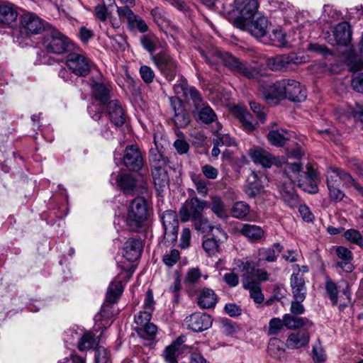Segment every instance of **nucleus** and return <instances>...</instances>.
<instances>
[{
	"label": "nucleus",
	"mask_w": 363,
	"mask_h": 363,
	"mask_svg": "<svg viewBox=\"0 0 363 363\" xmlns=\"http://www.w3.org/2000/svg\"><path fill=\"white\" fill-rule=\"evenodd\" d=\"M260 91L266 100L286 99L301 102L306 99V92L301 84L291 79H284L274 84L262 86Z\"/></svg>",
	"instance_id": "obj_1"
},
{
	"label": "nucleus",
	"mask_w": 363,
	"mask_h": 363,
	"mask_svg": "<svg viewBox=\"0 0 363 363\" xmlns=\"http://www.w3.org/2000/svg\"><path fill=\"white\" fill-rule=\"evenodd\" d=\"M109 307L103 306L100 312L95 316L94 331H86L79 326H74L66 331L67 338L77 340H100L106 337L104 334L108 326L112 323L108 311Z\"/></svg>",
	"instance_id": "obj_2"
},
{
	"label": "nucleus",
	"mask_w": 363,
	"mask_h": 363,
	"mask_svg": "<svg viewBox=\"0 0 363 363\" xmlns=\"http://www.w3.org/2000/svg\"><path fill=\"white\" fill-rule=\"evenodd\" d=\"M150 162L152 167V175L155 186L157 191H163L169 183L168 175V169H170L169 159L157 149H151L150 151Z\"/></svg>",
	"instance_id": "obj_3"
},
{
	"label": "nucleus",
	"mask_w": 363,
	"mask_h": 363,
	"mask_svg": "<svg viewBox=\"0 0 363 363\" xmlns=\"http://www.w3.org/2000/svg\"><path fill=\"white\" fill-rule=\"evenodd\" d=\"M148 217V207L146 200L140 196L135 198L129 204L125 224L130 231H138Z\"/></svg>",
	"instance_id": "obj_4"
},
{
	"label": "nucleus",
	"mask_w": 363,
	"mask_h": 363,
	"mask_svg": "<svg viewBox=\"0 0 363 363\" xmlns=\"http://www.w3.org/2000/svg\"><path fill=\"white\" fill-rule=\"evenodd\" d=\"M221 59L224 65L234 74H241L247 79L255 80H259L265 75L264 69L262 66H252L239 60L230 53L222 54Z\"/></svg>",
	"instance_id": "obj_5"
},
{
	"label": "nucleus",
	"mask_w": 363,
	"mask_h": 363,
	"mask_svg": "<svg viewBox=\"0 0 363 363\" xmlns=\"http://www.w3.org/2000/svg\"><path fill=\"white\" fill-rule=\"evenodd\" d=\"M233 24L240 30H247L252 36L259 38L267 34L268 20L261 13H257L247 21L244 18H235Z\"/></svg>",
	"instance_id": "obj_6"
},
{
	"label": "nucleus",
	"mask_w": 363,
	"mask_h": 363,
	"mask_svg": "<svg viewBox=\"0 0 363 363\" xmlns=\"http://www.w3.org/2000/svg\"><path fill=\"white\" fill-rule=\"evenodd\" d=\"M207 202L194 196L185 201L179 209V217L182 222L191 220L192 223L203 216Z\"/></svg>",
	"instance_id": "obj_7"
},
{
	"label": "nucleus",
	"mask_w": 363,
	"mask_h": 363,
	"mask_svg": "<svg viewBox=\"0 0 363 363\" xmlns=\"http://www.w3.org/2000/svg\"><path fill=\"white\" fill-rule=\"evenodd\" d=\"M69 45V38L57 30H52L47 33L43 40L46 50L57 55L67 52Z\"/></svg>",
	"instance_id": "obj_8"
},
{
	"label": "nucleus",
	"mask_w": 363,
	"mask_h": 363,
	"mask_svg": "<svg viewBox=\"0 0 363 363\" xmlns=\"http://www.w3.org/2000/svg\"><path fill=\"white\" fill-rule=\"evenodd\" d=\"M152 61L169 81L173 80L178 72V65L167 52L156 54L152 57Z\"/></svg>",
	"instance_id": "obj_9"
},
{
	"label": "nucleus",
	"mask_w": 363,
	"mask_h": 363,
	"mask_svg": "<svg viewBox=\"0 0 363 363\" xmlns=\"http://www.w3.org/2000/svg\"><path fill=\"white\" fill-rule=\"evenodd\" d=\"M304 62L303 57L295 53L277 55L267 60V65L272 71H286L293 69V65H297Z\"/></svg>",
	"instance_id": "obj_10"
},
{
	"label": "nucleus",
	"mask_w": 363,
	"mask_h": 363,
	"mask_svg": "<svg viewBox=\"0 0 363 363\" xmlns=\"http://www.w3.org/2000/svg\"><path fill=\"white\" fill-rule=\"evenodd\" d=\"M66 65L69 69L77 76H86L91 69V63L84 55L72 52L67 55Z\"/></svg>",
	"instance_id": "obj_11"
},
{
	"label": "nucleus",
	"mask_w": 363,
	"mask_h": 363,
	"mask_svg": "<svg viewBox=\"0 0 363 363\" xmlns=\"http://www.w3.org/2000/svg\"><path fill=\"white\" fill-rule=\"evenodd\" d=\"M318 176L312 165L308 164L306 171L302 172L300 179H298V186L304 191L310 194H315L318 191Z\"/></svg>",
	"instance_id": "obj_12"
},
{
	"label": "nucleus",
	"mask_w": 363,
	"mask_h": 363,
	"mask_svg": "<svg viewBox=\"0 0 363 363\" xmlns=\"http://www.w3.org/2000/svg\"><path fill=\"white\" fill-rule=\"evenodd\" d=\"M352 30L347 22L338 23L333 34L328 37V42L332 45H347L351 40Z\"/></svg>",
	"instance_id": "obj_13"
},
{
	"label": "nucleus",
	"mask_w": 363,
	"mask_h": 363,
	"mask_svg": "<svg viewBox=\"0 0 363 363\" xmlns=\"http://www.w3.org/2000/svg\"><path fill=\"white\" fill-rule=\"evenodd\" d=\"M117 184L126 195L142 194L145 189L143 182H139L130 174H123L118 177Z\"/></svg>",
	"instance_id": "obj_14"
},
{
	"label": "nucleus",
	"mask_w": 363,
	"mask_h": 363,
	"mask_svg": "<svg viewBox=\"0 0 363 363\" xmlns=\"http://www.w3.org/2000/svg\"><path fill=\"white\" fill-rule=\"evenodd\" d=\"M185 322L188 328L194 332H201L211 326L212 318L206 313H194L186 317Z\"/></svg>",
	"instance_id": "obj_15"
},
{
	"label": "nucleus",
	"mask_w": 363,
	"mask_h": 363,
	"mask_svg": "<svg viewBox=\"0 0 363 363\" xmlns=\"http://www.w3.org/2000/svg\"><path fill=\"white\" fill-rule=\"evenodd\" d=\"M269 342L267 346V353L274 358H281L286 351V349H297L306 347L308 342Z\"/></svg>",
	"instance_id": "obj_16"
},
{
	"label": "nucleus",
	"mask_w": 363,
	"mask_h": 363,
	"mask_svg": "<svg viewBox=\"0 0 363 363\" xmlns=\"http://www.w3.org/2000/svg\"><path fill=\"white\" fill-rule=\"evenodd\" d=\"M106 112L112 123L116 126L123 125L126 121V113L121 104L116 99L111 100L106 105Z\"/></svg>",
	"instance_id": "obj_17"
},
{
	"label": "nucleus",
	"mask_w": 363,
	"mask_h": 363,
	"mask_svg": "<svg viewBox=\"0 0 363 363\" xmlns=\"http://www.w3.org/2000/svg\"><path fill=\"white\" fill-rule=\"evenodd\" d=\"M234 3L235 10L240 15L236 18H244L247 21L258 13V2L257 0H235Z\"/></svg>",
	"instance_id": "obj_18"
},
{
	"label": "nucleus",
	"mask_w": 363,
	"mask_h": 363,
	"mask_svg": "<svg viewBox=\"0 0 363 363\" xmlns=\"http://www.w3.org/2000/svg\"><path fill=\"white\" fill-rule=\"evenodd\" d=\"M123 162L125 167L132 171L140 169L143 164V157L138 148L130 145L126 147L123 156Z\"/></svg>",
	"instance_id": "obj_19"
},
{
	"label": "nucleus",
	"mask_w": 363,
	"mask_h": 363,
	"mask_svg": "<svg viewBox=\"0 0 363 363\" xmlns=\"http://www.w3.org/2000/svg\"><path fill=\"white\" fill-rule=\"evenodd\" d=\"M199 102L193 101L195 108L194 113L197 115V120L209 124L217 120V116L214 111L203 101L201 96L200 95Z\"/></svg>",
	"instance_id": "obj_20"
},
{
	"label": "nucleus",
	"mask_w": 363,
	"mask_h": 363,
	"mask_svg": "<svg viewBox=\"0 0 363 363\" xmlns=\"http://www.w3.org/2000/svg\"><path fill=\"white\" fill-rule=\"evenodd\" d=\"M290 286L294 299L305 300L307 289L303 274L299 273V269L296 273H292L290 277Z\"/></svg>",
	"instance_id": "obj_21"
},
{
	"label": "nucleus",
	"mask_w": 363,
	"mask_h": 363,
	"mask_svg": "<svg viewBox=\"0 0 363 363\" xmlns=\"http://www.w3.org/2000/svg\"><path fill=\"white\" fill-rule=\"evenodd\" d=\"M248 154L255 164H259L265 168L270 167L275 162L274 157L261 147L250 148Z\"/></svg>",
	"instance_id": "obj_22"
},
{
	"label": "nucleus",
	"mask_w": 363,
	"mask_h": 363,
	"mask_svg": "<svg viewBox=\"0 0 363 363\" xmlns=\"http://www.w3.org/2000/svg\"><path fill=\"white\" fill-rule=\"evenodd\" d=\"M22 28L28 33L38 34L43 29L41 19L34 13H27L21 16Z\"/></svg>",
	"instance_id": "obj_23"
},
{
	"label": "nucleus",
	"mask_w": 363,
	"mask_h": 363,
	"mask_svg": "<svg viewBox=\"0 0 363 363\" xmlns=\"http://www.w3.org/2000/svg\"><path fill=\"white\" fill-rule=\"evenodd\" d=\"M142 252V242L140 239L132 238L128 239L124 245L123 257L130 262L139 258Z\"/></svg>",
	"instance_id": "obj_24"
},
{
	"label": "nucleus",
	"mask_w": 363,
	"mask_h": 363,
	"mask_svg": "<svg viewBox=\"0 0 363 363\" xmlns=\"http://www.w3.org/2000/svg\"><path fill=\"white\" fill-rule=\"evenodd\" d=\"M173 89L177 95L189 97L193 101H201L199 91L193 86H189L187 81L183 77L174 85Z\"/></svg>",
	"instance_id": "obj_25"
},
{
	"label": "nucleus",
	"mask_w": 363,
	"mask_h": 363,
	"mask_svg": "<svg viewBox=\"0 0 363 363\" xmlns=\"http://www.w3.org/2000/svg\"><path fill=\"white\" fill-rule=\"evenodd\" d=\"M243 287L250 291V296L257 303L264 301V295L258 284L250 274H245L242 278Z\"/></svg>",
	"instance_id": "obj_26"
},
{
	"label": "nucleus",
	"mask_w": 363,
	"mask_h": 363,
	"mask_svg": "<svg viewBox=\"0 0 363 363\" xmlns=\"http://www.w3.org/2000/svg\"><path fill=\"white\" fill-rule=\"evenodd\" d=\"M284 250V247L279 243H274L272 247H262L258 250V263L261 261H266L268 262H276L279 255Z\"/></svg>",
	"instance_id": "obj_27"
},
{
	"label": "nucleus",
	"mask_w": 363,
	"mask_h": 363,
	"mask_svg": "<svg viewBox=\"0 0 363 363\" xmlns=\"http://www.w3.org/2000/svg\"><path fill=\"white\" fill-rule=\"evenodd\" d=\"M92 93L95 99L101 104H106L111 101L110 86L102 82H94Z\"/></svg>",
	"instance_id": "obj_28"
},
{
	"label": "nucleus",
	"mask_w": 363,
	"mask_h": 363,
	"mask_svg": "<svg viewBox=\"0 0 363 363\" xmlns=\"http://www.w3.org/2000/svg\"><path fill=\"white\" fill-rule=\"evenodd\" d=\"M170 101L174 111L173 120L175 125L179 128L187 125L189 123V118L188 113L182 106L180 101L177 98H171Z\"/></svg>",
	"instance_id": "obj_29"
},
{
	"label": "nucleus",
	"mask_w": 363,
	"mask_h": 363,
	"mask_svg": "<svg viewBox=\"0 0 363 363\" xmlns=\"http://www.w3.org/2000/svg\"><path fill=\"white\" fill-rule=\"evenodd\" d=\"M193 226L194 228L201 231L203 233H213L215 230L214 233H218L223 237L225 240L227 239V234L221 229L220 226L215 227L212 225L208 221V218L204 217L203 215L201 216L199 219L196 220L193 223Z\"/></svg>",
	"instance_id": "obj_30"
},
{
	"label": "nucleus",
	"mask_w": 363,
	"mask_h": 363,
	"mask_svg": "<svg viewBox=\"0 0 363 363\" xmlns=\"http://www.w3.org/2000/svg\"><path fill=\"white\" fill-rule=\"evenodd\" d=\"M217 303V296L213 289L203 288L200 291L197 298V303L201 308H214Z\"/></svg>",
	"instance_id": "obj_31"
},
{
	"label": "nucleus",
	"mask_w": 363,
	"mask_h": 363,
	"mask_svg": "<svg viewBox=\"0 0 363 363\" xmlns=\"http://www.w3.org/2000/svg\"><path fill=\"white\" fill-rule=\"evenodd\" d=\"M283 318L285 327L289 330H296L302 327L310 328L313 326V323L307 318L286 313L283 315Z\"/></svg>",
	"instance_id": "obj_32"
},
{
	"label": "nucleus",
	"mask_w": 363,
	"mask_h": 363,
	"mask_svg": "<svg viewBox=\"0 0 363 363\" xmlns=\"http://www.w3.org/2000/svg\"><path fill=\"white\" fill-rule=\"evenodd\" d=\"M336 255L341 259L337 263V265L346 272H351L353 269V265L351 263L352 259V253L347 247L339 246L335 250Z\"/></svg>",
	"instance_id": "obj_33"
},
{
	"label": "nucleus",
	"mask_w": 363,
	"mask_h": 363,
	"mask_svg": "<svg viewBox=\"0 0 363 363\" xmlns=\"http://www.w3.org/2000/svg\"><path fill=\"white\" fill-rule=\"evenodd\" d=\"M224 239L218 233H213L212 237L203 241V248L208 256H216L220 251V242Z\"/></svg>",
	"instance_id": "obj_34"
},
{
	"label": "nucleus",
	"mask_w": 363,
	"mask_h": 363,
	"mask_svg": "<svg viewBox=\"0 0 363 363\" xmlns=\"http://www.w3.org/2000/svg\"><path fill=\"white\" fill-rule=\"evenodd\" d=\"M240 233L252 242L260 240L264 235V231L261 227L250 224H243Z\"/></svg>",
	"instance_id": "obj_35"
},
{
	"label": "nucleus",
	"mask_w": 363,
	"mask_h": 363,
	"mask_svg": "<svg viewBox=\"0 0 363 363\" xmlns=\"http://www.w3.org/2000/svg\"><path fill=\"white\" fill-rule=\"evenodd\" d=\"M18 16L17 11L10 4H0V24L9 26Z\"/></svg>",
	"instance_id": "obj_36"
},
{
	"label": "nucleus",
	"mask_w": 363,
	"mask_h": 363,
	"mask_svg": "<svg viewBox=\"0 0 363 363\" xmlns=\"http://www.w3.org/2000/svg\"><path fill=\"white\" fill-rule=\"evenodd\" d=\"M191 179L196 187V191L201 196L205 197L209 192L211 182L205 179L201 174H191Z\"/></svg>",
	"instance_id": "obj_37"
},
{
	"label": "nucleus",
	"mask_w": 363,
	"mask_h": 363,
	"mask_svg": "<svg viewBox=\"0 0 363 363\" xmlns=\"http://www.w3.org/2000/svg\"><path fill=\"white\" fill-rule=\"evenodd\" d=\"M290 133L284 129L271 130L267 135L270 143L274 146H283L290 139Z\"/></svg>",
	"instance_id": "obj_38"
},
{
	"label": "nucleus",
	"mask_w": 363,
	"mask_h": 363,
	"mask_svg": "<svg viewBox=\"0 0 363 363\" xmlns=\"http://www.w3.org/2000/svg\"><path fill=\"white\" fill-rule=\"evenodd\" d=\"M237 117L246 132L250 133L256 128L257 123L253 122L251 114L247 110L238 108Z\"/></svg>",
	"instance_id": "obj_39"
},
{
	"label": "nucleus",
	"mask_w": 363,
	"mask_h": 363,
	"mask_svg": "<svg viewBox=\"0 0 363 363\" xmlns=\"http://www.w3.org/2000/svg\"><path fill=\"white\" fill-rule=\"evenodd\" d=\"M123 291V286L121 281H112L108 288L106 301L110 303L116 302Z\"/></svg>",
	"instance_id": "obj_40"
},
{
	"label": "nucleus",
	"mask_w": 363,
	"mask_h": 363,
	"mask_svg": "<svg viewBox=\"0 0 363 363\" xmlns=\"http://www.w3.org/2000/svg\"><path fill=\"white\" fill-rule=\"evenodd\" d=\"M210 208L217 217L221 219H226L228 218V211L219 196H211Z\"/></svg>",
	"instance_id": "obj_41"
},
{
	"label": "nucleus",
	"mask_w": 363,
	"mask_h": 363,
	"mask_svg": "<svg viewBox=\"0 0 363 363\" xmlns=\"http://www.w3.org/2000/svg\"><path fill=\"white\" fill-rule=\"evenodd\" d=\"M184 342H173L172 344L166 347L164 352V357L167 363H178L177 358L179 351L183 347Z\"/></svg>",
	"instance_id": "obj_42"
},
{
	"label": "nucleus",
	"mask_w": 363,
	"mask_h": 363,
	"mask_svg": "<svg viewBox=\"0 0 363 363\" xmlns=\"http://www.w3.org/2000/svg\"><path fill=\"white\" fill-rule=\"evenodd\" d=\"M284 171L292 182H298L302 172H304L302 171L301 164L298 162L287 163L284 167Z\"/></svg>",
	"instance_id": "obj_43"
},
{
	"label": "nucleus",
	"mask_w": 363,
	"mask_h": 363,
	"mask_svg": "<svg viewBox=\"0 0 363 363\" xmlns=\"http://www.w3.org/2000/svg\"><path fill=\"white\" fill-rule=\"evenodd\" d=\"M250 206L243 201L235 202L231 209L233 217L238 219L245 218L250 213Z\"/></svg>",
	"instance_id": "obj_44"
},
{
	"label": "nucleus",
	"mask_w": 363,
	"mask_h": 363,
	"mask_svg": "<svg viewBox=\"0 0 363 363\" xmlns=\"http://www.w3.org/2000/svg\"><path fill=\"white\" fill-rule=\"evenodd\" d=\"M325 291L333 305L338 303V289L337 284L329 277H325Z\"/></svg>",
	"instance_id": "obj_45"
},
{
	"label": "nucleus",
	"mask_w": 363,
	"mask_h": 363,
	"mask_svg": "<svg viewBox=\"0 0 363 363\" xmlns=\"http://www.w3.org/2000/svg\"><path fill=\"white\" fill-rule=\"evenodd\" d=\"M342 169L338 168H330L328 172L327 185L328 187L339 186L341 184Z\"/></svg>",
	"instance_id": "obj_46"
},
{
	"label": "nucleus",
	"mask_w": 363,
	"mask_h": 363,
	"mask_svg": "<svg viewBox=\"0 0 363 363\" xmlns=\"http://www.w3.org/2000/svg\"><path fill=\"white\" fill-rule=\"evenodd\" d=\"M216 138L213 140V144L216 145H225V146H231L235 144L234 140L230 138L228 134H222L219 133V130L221 129V125L220 123H216Z\"/></svg>",
	"instance_id": "obj_47"
},
{
	"label": "nucleus",
	"mask_w": 363,
	"mask_h": 363,
	"mask_svg": "<svg viewBox=\"0 0 363 363\" xmlns=\"http://www.w3.org/2000/svg\"><path fill=\"white\" fill-rule=\"evenodd\" d=\"M99 342H96L94 347L96 363H109L110 355L108 350L103 346H99Z\"/></svg>",
	"instance_id": "obj_48"
},
{
	"label": "nucleus",
	"mask_w": 363,
	"mask_h": 363,
	"mask_svg": "<svg viewBox=\"0 0 363 363\" xmlns=\"http://www.w3.org/2000/svg\"><path fill=\"white\" fill-rule=\"evenodd\" d=\"M312 358L314 363H323L326 360V354L320 342H316L313 346Z\"/></svg>",
	"instance_id": "obj_49"
},
{
	"label": "nucleus",
	"mask_w": 363,
	"mask_h": 363,
	"mask_svg": "<svg viewBox=\"0 0 363 363\" xmlns=\"http://www.w3.org/2000/svg\"><path fill=\"white\" fill-rule=\"evenodd\" d=\"M163 227L179 226L177 214L175 211L169 210L166 211L162 217Z\"/></svg>",
	"instance_id": "obj_50"
},
{
	"label": "nucleus",
	"mask_w": 363,
	"mask_h": 363,
	"mask_svg": "<svg viewBox=\"0 0 363 363\" xmlns=\"http://www.w3.org/2000/svg\"><path fill=\"white\" fill-rule=\"evenodd\" d=\"M344 237L348 241L358 245L359 246H363V237L360 234V233L355 229H349L347 230L344 233Z\"/></svg>",
	"instance_id": "obj_51"
},
{
	"label": "nucleus",
	"mask_w": 363,
	"mask_h": 363,
	"mask_svg": "<svg viewBox=\"0 0 363 363\" xmlns=\"http://www.w3.org/2000/svg\"><path fill=\"white\" fill-rule=\"evenodd\" d=\"M128 26L130 29H136L142 33L147 32L148 30V26L146 22L137 15L130 21Z\"/></svg>",
	"instance_id": "obj_52"
},
{
	"label": "nucleus",
	"mask_w": 363,
	"mask_h": 363,
	"mask_svg": "<svg viewBox=\"0 0 363 363\" xmlns=\"http://www.w3.org/2000/svg\"><path fill=\"white\" fill-rule=\"evenodd\" d=\"M157 41L155 35H144L141 38L143 47L151 53L155 50Z\"/></svg>",
	"instance_id": "obj_53"
},
{
	"label": "nucleus",
	"mask_w": 363,
	"mask_h": 363,
	"mask_svg": "<svg viewBox=\"0 0 363 363\" xmlns=\"http://www.w3.org/2000/svg\"><path fill=\"white\" fill-rule=\"evenodd\" d=\"M347 65L350 66V70L358 72L363 69V58L354 55H350L347 60Z\"/></svg>",
	"instance_id": "obj_54"
},
{
	"label": "nucleus",
	"mask_w": 363,
	"mask_h": 363,
	"mask_svg": "<svg viewBox=\"0 0 363 363\" xmlns=\"http://www.w3.org/2000/svg\"><path fill=\"white\" fill-rule=\"evenodd\" d=\"M140 77L145 84H150L153 82L155 74L152 69L147 65H142L139 70Z\"/></svg>",
	"instance_id": "obj_55"
},
{
	"label": "nucleus",
	"mask_w": 363,
	"mask_h": 363,
	"mask_svg": "<svg viewBox=\"0 0 363 363\" xmlns=\"http://www.w3.org/2000/svg\"><path fill=\"white\" fill-rule=\"evenodd\" d=\"M285 326L284 318L280 319L279 318H274L270 320L269 323V334L275 335L277 334L283 327Z\"/></svg>",
	"instance_id": "obj_56"
},
{
	"label": "nucleus",
	"mask_w": 363,
	"mask_h": 363,
	"mask_svg": "<svg viewBox=\"0 0 363 363\" xmlns=\"http://www.w3.org/2000/svg\"><path fill=\"white\" fill-rule=\"evenodd\" d=\"M157 331V326L153 323H147L145 325L143 326L140 328L137 329V333L143 336V333H145L147 335V339L152 340L155 337Z\"/></svg>",
	"instance_id": "obj_57"
},
{
	"label": "nucleus",
	"mask_w": 363,
	"mask_h": 363,
	"mask_svg": "<svg viewBox=\"0 0 363 363\" xmlns=\"http://www.w3.org/2000/svg\"><path fill=\"white\" fill-rule=\"evenodd\" d=\"M164 238L167 242L173 243L177 239L179 226L164 227Z\"/></svg>",
	"instance_id": "obj_58"
},
{
	"label": "nucleus",
	"mask_w": 363,
	"mask_h": 363,
	"mask_svg": "<svg viewBox=\"0 0 363 363\" xmlns=\"http://www.w3.org/2000/svg\"><path fill=\"white\" fill-rule=\"evenodd\" d=\"M235 264L240 272H245L247 274L255 270V264L252 260L238 259L235 262Z\"/></svg>",
	"instance_id": "obj_59"
},
{
	"label": "nucleus",
	"mask_w": 363,
	"mask_h": 363,
	"mask_svg": "<svg viewBox=\"0 0 363 363\" xmlns=\"http://www.w3.org/2000/svg\"><path fill=\"white\" fill-rule=\"evenodd\" d=\"M94 35V33L92 29L88 28L84 26L79 27L78 37L84 44H86L91 38H93Z\"/></svg>",
	"instance_id": "obj_60"
},
{
	"label": "nucleus",
	"mask_w": 363,
	"mask_h": 363,
	"mask_svg": "<svg viewBox=\"0 0 363 363\" xmlns=\"http://www.w3.org/2000/svg\"><path fill=\"white\" fill-rule=\"evenodd\" d=\"M202 176L205 179H216L218 176V170L211 164H205L201 167Z\"/></svg>",
	"instance_id": "obj_61"
},
{
	"label": "nucleus",
	"mask_w": 363,
	"mask_h": 363,
	"mask_svg": "<svg viewBox=\"0 0 363 363\" xmlns=\"http://www.w3.org/2000/svg\"><path fill=\"white\" fill-rule=\"evenodd\" d=\"M152 317L151 311H140L137 315H135V323L140 326H144L149 323Z\"/></svg>",
	"instance_id": "obj_62"
},
{
	"label": "nucleus",
	"mask_w": 363,
	"mask_h": 363,
	"mask_svg": "<svg viewBox=\"0 0 363 363\" xmlns=\"http://www.w3.org/2000/svg\"><path fill=\"white\" fill-rule=\"evenodd\" d=\"M304 300L294 299L290 306L291 315H300L304 313L305 307L302 304Z\"/></svg>",
	"instance_id": "obj_63"
},
{
	"label": "nucleus",
	"mask_w": 363,
	"mask_h": 363,
	"mask_svg": "<svg viewBox=\"0 0 363 363\" xmlns=\"http://www.w3.org/2000/svg\"><path fill=\"white\" fill-rule=\"evenodd\" d=\"M179 258V252L177 250H172L164 256L163 262L167 266L172 267L177 262Z\"/></svg>",
	"instance_id": "obj_64"
}]
</instances>
